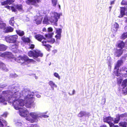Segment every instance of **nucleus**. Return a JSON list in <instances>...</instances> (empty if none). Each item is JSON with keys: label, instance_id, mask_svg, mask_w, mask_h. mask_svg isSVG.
<instances>
[{"label": "nucleus", "instance_id": "nucleus-1", "mask_svg": "<svg viewBox=\"0 0 127 127\" xmlns=\"http://www.w3.org/2000/svg\"><path fill=\"white\" fill-rule=\"evenodd\" d=\"M28 56L30 57H33V58L34 57L37 58L39 57H42L43 56V54L40 51H36L34 50L33 51L30 50L28 53Z\"/></svg>", "mask_w": 127, "mask_h": 127}, {"label": "nucleus", "instance_id": "nucleus-2", "mask_svg": "<svg viewBox=\"0 0 127 127\" xmlns=\"http://www.w3.org/2000/svg\"><path fill=\"white\" fill-rule=\"evenodd\" d=\"M18 36L17 34L11 35H8L5 37L6 41L9 43H14L18 41L17 40Z\"/></svg>", "mask_w": 127, "mask_h": 127}, {"label": "nucleus", "instance_id": "nucleus-3", "mask_svg": "<svg viewBox=\"0 0 127 127\" xmlns=\"http://www.w3.org/2000/svg\"><path fill=\"white\" fill-rule=\"evenodd\" d=\"M60 14L57 12H55L54 13L53 16H51L49 19V20L51 23L57 24V22L58 19L60 18Z\"/></svg>", "mask_w": 127, "mask_h": 127}, {"label": "nucleus", "instance_id": "nucleus-4", "mask_svg": "<svg viewBox=\"0 0 127 127\" xmlns=\"http://www.w3.org/2000/svg\"><path fill=\"white\" fill-rule=\"evenodd\" d=\"M41 0H27L25 2L27 4L29 5H36V3L41 2Z\"/></svg>", "mask_w": 127, "mask_h": 127}, {"label": "nucleus", "instance_id": "nucleus-5", "mask_svg": "<svg viewBox=\"0 0 127 127\" xmlns=\"http://www.w3.org/2000/svg\"><path fill=\"white\" fill-rule=\"evenodd\" d=\"M122 74V76L124 77H127V67L125 66H123L120 70Z\"/></svg>", "mask_w": 127, "mask_h": 127}, {"label": "nucleus", "instance_id": "nucleus-6", "mask_svg": "<svg viewBox=\"0 0 127 127\" xmlns=\"http://www.w3.org/2000/svg\"><path fill=\"white\" fill-rule=\"evenodd\" d=\"M34 37L39 42H42L43 40H45L46 39L43 35L39 34L35 35Z\"/></svg>", "mask_w": 127, "mask_h": 127}, {"label": "nucleus", "instance_id": "nucleus-7", "mask_svg": "<svg viewBox=\"0 0 127 127\" xmlns=\"http://www.w3.org/2000/svg\"><path fill=\"white\" fill-rule=\"evenodd\" d=\"M56 33H57L55 37L56 38L57 41L61 39V33L62 29H57L56 30Z\"/></svg>", "mask_w": 127, "mask_h": 127}, {"label": "nucleus", "instance_id": "nucleus-8", "mask_svg": "<svg viewBox=\"0 0 127 127\" xmlns=\"http://www.w3.org/2000/svg\"><path fill=\"white\" fill-rule=\"evenodd\" d=\"M123 53V50L121 49H116L114 52V55L116 57H119L121 56Z\"/></svg>", "mask_w": 127, "mask_h": 127}, {"label": "nucleus", "instance_id": "nucleus-9", "mask_svg": "<svg viewBox=\"0 0 127 127\" xmlns=\"http://www.w3.org/2000/svg\"><path fill=\"white\" fill-rule=\"evenodd\" d=\"M42 18L40 16H36L34 20V23L37 25L41 24L42 20Z\"/></svg>", "mask_w": 127, "mask_h": 127}, {"label": "nucleus", "instance_id": "nucleus-10", "mask_svg": "<svg viewBox=\"0 0 127 127\" xmlns=\"http://www.w3.org/2000/svg\"><path fill=\"white\" fill-rule=\"evenodd\" d=\"M103 120L104 122L108 123L109 125L112 123L111 122L114 120L113 118L110 116L103 118Z\"/></svg>", "mask_w": 127, "mask_h": 127}, {"label": "nucleus", "instance_id": "nucleus-11", "mask_svg": "<svg viewBox=\"0 0 127 127\" xmlns=\"http://www.w3.org/2000/svg\"><path fill=\"white\" fill-rule=\"evenodd\" d=\"M47 42V41L43 40L42 41V45L45 47V48L48 51L50 50V48L52 47V46L49 44H46V43Z\"/></svg>", "mask_w": 127, "mask_h": 127}, {"label": "nucleus", "instance_id": "nucleus-12", "mask_svg": "<svg viewBox=\"0 0 127 127\" xmlns=\"http://www.w3.org/2000/svg\"><path fill=\"white\" fill-rule=\"evenodd\" d=\"M23 57L24 62H28L30 63L32 62H35V61L33 59H30L28 56L26 55H24Z\"/></svg>", "mask_w": 127, "mask_h": 127}, {"label": "nucleus", "instance_id": "nucleus-13", "mask_svg": "<svg viewBox=\"0 0 127 127\" xmlns=\"http://www.w3.org/2000/svg\"><path fill=\"white\" fill-rule=\"evenodd\" d=\"M19 99L15 100L13 103L14 108L16 110H19L21 108L19 107Z\"/></svg>", "mask_w": 127, "mask_h": 127}, {"label": "nucleus", "instance_id": "nucleus-14", "mask_svg": "<svg viewBox=\"0 0 127 127\" xmlns=\"http://www.w3.org/2000/svg\"><path fill=\"white\" fill-rule=\"evenodd\" d=\"M123 63V61L122 60H118L115 66L114 67V69H115L117 68H119L122 64Z\"/></svg>", "mask_w": 127, "mask_h": 127}, {"label": "nucleus", "instance_id": "nucleus-15", "mask_svg": "<svg viewBox=\"0 0 127 127\" xmlns=\"http://www.w3.org/2000/svg\"><path fill=\"white\" fill-rule=\"evenodd\" d=\"M119 25L118 23L116 22L115 23L114 26L112 28V31L113 32L117 31L118 29L119 28Z\"/></svg>", "mask_w": 127, "mask_h": 127}, {"label": "nucleus", "instance_id": "nucleus-16", "mask_svg": "<svg viewBox=\"0 0 127 127\" xmlns=\"http://www.w3.org/2000/svg\"><path fill=\"white\" fill-rule=\"evenodd\" d=\"M31 98H29V100L27 101L25 104L26 107L27 108H30L32 106V104L33 103L32 100H31Z\"/></svg>", "mask_w": 127, "mask_h": 127}, {"label": "nucleus", "instance_id": "nucleus-17", "mask_svg": "<svg viewBox=\"0 0 127 127\" xmlns=\"http://www.w3.org/2000/svg\"><path fill=\"white\" fill-rule=\"evenodd\" d=\"M21 39L23 42L25 43H30L32 42L30 38L29 37H25L24 36L21 37Z\"/></svg>", "mask_w": 127, "mask_h": 127}, {"label": "nucleus", "instance_id": "nucleus-18", "mask_svg": "<svg viewBox=\"0 0 127 127\" xmlns=\"http://www.w3.org/2000/svg\"><path fill=\"white\" fill-rule=\"evenodd\" d=\"M0 68H1L3 70L7 71L8 69L6 67L5 65L3 63L0 62Z\"/></svg>", "mask_w": 127, "mask_h": 127}, {"label": "nucleus", "instance_id": "nucleus-19", "mask_svg": "<svg viewBox=\"0 0 127 127\" xmlns=\"http://www.w3.org/2000/svg\"><path fill=\"white\" fill-rule=\"evenodd\" d=\"M30 115L34 120H36L38 117L37 114L34 112L31 113L30 114Z\"/></svg>", "mask_w": 127, "mask_h": 127}, {"label": "nucleus", "instance_id": "nucleus-20", "mask_svg": "<svg viewBox=\"0 0 127 127\" xmlns=\"http://www.w3.org/2000/svg\"><path fill=\"white\" fill-rule=\"evenodd\" d=\"M7 47L6 46L2 44H0V51H5Z\"/></svg>", "mask_w": 127, "mask_h": 127}, {"label": "nucleus", "instance_id": "nucleus-21", "mask_svg": "<svg viewBox=\"0 0 127 127\" xmlns=\"http://www.w3.org/2000/svg\"><path fill=\"white\" fill-rule=\"evenodd\" d=\"M16 32L17 34L20 36H22L25 34V33L24 31L20 30H16Z\"/></svg>", "mask_w": 127, "mask_h": 127}, {"label": "nucleus", "instance_id": "nucleus-22", "mask_svg": "<svg viewBox=\"0 0 127 127\" xmlns=\"http://www.w3.org/2000/svg\"><path fill=\"white\" fill-rule=\"evenodd\" d=\"M13 30L14 28H13L10 26L7 27L5 30V32H13Z\"/></svg>", "mask_w": 127, "mask_h": 127}, {"label": "nucleus", "instance_id": "nucleus-23", "mask_svg": "<svg viewBox=\"0 0 127 127\" xmlns=\"http://www.w3.org/2000/svg\"><path fill=\"white\" fill-rule=\"evenodd\" d=\"M20 41H17L16 42L14 43V44H13L11 45V48L12 49L17 48L18 47L19 43H20Z\"/></svg>", "mask_w": 127, "mask_h": 127}, {"label": "nucleus", "instance_id": "nucleus-24", "mask_svg": "<svg viewBox=\"0 0 127 127\" xmlns=\"http://www.w3.org/2000/svg\"><path fill=\"white\" fill-rule=\"evenodd\" d=\"M19 114L21 116L23 117L27 116V112L25 110L20 111L19 112Z\"/></svg>", "mask_w": 127, "mask_h": 127}, {"label": "nucleus", "instance_id": "nucleus-25", "mask_svg": "<svg viewBox=\"0 0 127 127\" xmlns=\"http://www.w3.org/2000/svg\"><path fill=\"white\" fill-rule=\"evenodd\" d=\"M14 17H11L9 21V24L12 26H14V24L15 23V21H14Z\"/></svg>", "mask_w": 127, "mask_h": 127}, {"label": "nucleus", "instance_id": "nucleus-26", "mask_svg": "<svg viewBox=\"0 0 127 127\" xmlns=\"http://www.w3.org/2000/svg\"><path fill=\"white\" fill-rule=\"evenodd\" d=\"M125 43L123 41H121L120 43L118 44V47L120 48V49H122L125 46Z\"/></svg>", "mask_w": 127, "mask_h": 127}, {"label": "nucleus", "instance_id": "nucleus-27", "mask_svg": "<svg viewBox=\"0 0 127 127\" xmlns=\"http://www.w3.org/2000/svg\"><path fill=\"white\" fill-rule=\"evenodd\" d=\"M6 26V24L3 23V21L1 20V18H0V29L4 28Z\"/></svg>", "mask_w": 127, "mask_h": 127}, {"label": "nucleus", "instance_id": "nucleus-28", "mask_svg": "<svg viewBox=\"0 0 127 127\" xmlns=\"http://www.w3.org/2000/svg\"><path fill=\"white\" fill-rule=\"evenodd\" d=\"M119 124L120 126L122 127H127V122H120Z\"/></svg>", "mask_w": 127, "mask_h": 127}, {"label": "nucleus", "instance_id": "nucleus-29", "mask_svg": "<svg viewBox=\"0 0 127 127\" xmlns=\"http://www.w3.org/2000/svg\"><path fill=\"white\" fill-rule=\"evenodd\" d=\"M48 84L52 88H53V89H54L53 88L54 87H57V85L55 84L52 81H50L49 82Z\"/></svg>", "mask_w": 127, "mask_h": 127}, {"label": "nucleus", "instance_id": "nucleus-30", "mask_svg": "<svg viewBox=\"0 0 127 127\" xmlns=\"http://www.w3.org/2000/svg\"><path fill=\"white\" fill-rule=\"evenodd\" d=\"M86 112H85L81 111L78 114V116L80 117H82L83 116H85Z\"/></svg>", "mask_w": 127, "mask_h": 127}, {"label": "nucleus", "instance_id": "nucleus-31", "mask_svg": "<svg viewBox=\"0 0 127 127\" xmlns=\"http://www.w3.org/2000/svg\"><path fill=\"white\" fill-rule=\"evenodd\" d=\"M127 78L123 80L121 86L123 87H125L127 85Z\"/></svg>", "mask_w": 127, "mask_h": 127}, {"label": "nucleus", "instance_id": "nucleus-32", "mask_svg": "<svg viewBox=\"0 0 127 127\" xmlns=\"http://www.w3.org/2000/svg\"><path fill=\"white\" fill-rule=\"evenodd\" d=\"M19 107H23L24 105V102L23 100L19 99Z\"/></svg>", "mask_w": 127, "mask_h": 127}, {"label": "nucleus", "instance_id": "nucleus-33", "mask_svg": "<svg viewBox=\"0 0 127 127\" xmlns=\"http://www.w3.org/2000/svg\"><path fill=\"white\" fill-rule=\"evenodd\" d=\"M5 57L10 58L11 57V53L9 52H6L3 53Z\"/></svg>", "mask_w": 127, "mask_h": 127}, {"label": "nucleus", "instance_id": "nucleus-34", "mask_svg": "<svg viewBox=\"0 0 127 127\" xmlns=\"http://www.w3.org/2000/svg\"><path fill=\"white\" fill-rule=\"evenodd\" d=\"M15 6L16 9H17L18 10L20 11L23 10V7L21 4L20 5H15Z\"/></svg>", "mask_w": 127, "mask_h": 127}, {"label": "nucleus", "instance_id": "nucleus-35", "mask_svg": "<svg viewBox=\"0 0 127 127\" xmlns=\"http://www.w3.org/2000/svg\"><path fill=\"white\" fill-rule=\"evenodd\" d=\"M127 37V32H124L122 35L121 38L122 39H124Z\"/></svg>", "mask_w": 127, "mask_h": 127}, {"label": "nucleus", "instance_id": "nucleus-36", "mask_svg": "<svg viewBox=\"0 0 127 127\" xmlns=\"http://www.w3.org/2000/svg\"><path fill=\"white\" fill-rule=\"evenodd\" d=\"M21 61L24 62L23 57L21 56H19L18 58V59H17V61L19 63H21L22 62Z\"/></svg>", "mask_w": 127, "mask_h": 127}, {"label": "nucleus", "instance_id": "nucleus-37", "mask_svg": "<svg viewBox=\"0 0 127 127\" xmlns=\"http://www.w3.org/2000/svg\"><path fill=\"white\" fill-rule=\"evenodd\" d=\"M53 33H47L45 35V36L48 38H51L53 34Z\"/></svg>", "mask_w": 127, "mask_h": 127}, {"label": "nucleus", "instance_id": "nucleus-38", "mask_svg": "<svg viewBox=\"0 0 127 127\" xmlns=\"http://www.w3.org/2000/svg\"><path fill=\"white\" fill-rule=\"evenodd\" d=\"M49 20L47 17H45L44 18L43 23L44 24H47L48 23Z\"/></svg>", "mask_w": 127, "mask_h": 127}, {"label": "nucleus", "instance_id": "nucleus-39", "mask_svg": "<svg viewBox=\"0 0 127 127\" xmlns=\"http://www.w3.org/2000/svg\"><path fill=\"white\" fill-rule=\"evenodd\" d=\"M57 0H52V6L55 7L56 5L57 2Z\"/></svg>", "mask_w": 127, "mask_h": 127}, {"label": "nucleus", "instance_id": "nucleus-40", "mask_svg": "<svg viewBox=\"0 0 127 127\" xmlns=\"http://www.w3.org/2000/svg\"><path fill=\"white\" fill-rule=\"evenodd\" d=\"M120 120V118L119 117H118L115 118L114 122L115 124H117L118 123Z\"/></svg>", "mask_w": 127, "mask_h": 127}, {"label": "nucleus", "instance_id": "nucleus-41", "mask_svg": "<svg viewBox=\"0 0 127 127\" xmlns=\"http://www.w3.org/2000/svg\"><path fill=\"white\" fill-rule=\"evenodd\" d=\"M125 14V12L123 10H121L120 11V14L118 16V17L119 18L122 17Z\"/></svg>", "mask_w": 127, "mask_h": 127}, {"label": "nucleus", "instance_id": "nucleus-42", "mask_svg": "<svg viewBox=\"0 0 127 127\" xmlns=\"http://www.w3.org/2000/svg\"><path fill=\"white\" fill-rule=\"evenodd\" d=\"M11 9L13 12H15L17 11L15 5V6H11Z\"/></svg>", "mask_w": 127, "mask_h": 127}, {"label": "nucleus", "instance_id": "nucleus-43", "mask_svg": "<svg viewBox=\"0 0 127 127\" xmlns=\"http://www.w3.org/2000/svg\"><path fill=\"white\" fill-rule=\"evenodd\" d=\"M127 116V113H125L124 114L120 115L119 116L120 118L121 117L122 118L126 117Z\"/></svg>", "mask_w": 127, "mask_h": 127}, {"label": "nucleus", "instance_id": "nucleus-44", "mask_svg": "<svg viewBox=\"0 0 127 127\" xmlns=\"http://www.w3.org/2000/svg\"><path fill=\"white\" fill-rule=\"evenodd\" d=\"M47 42L53 43L55 41V39L53 38H51V39L49 40H47Z\"/></svg>", "mask_w": 127, "mask_h": 127}, {"label": "nucleus", "instance_id": "nucleus-45", "mask_svg": "<svg viewBox=\"0 0 127 127\" xmlns=\"http://www.w3.org/2000/svg\"><path fill=\"white\" fill-rule=\"evenodd\" d=\"M75 91L74 90H70L69 92V94L71 95H73L75 93Z\"/></svg>", "mask_w": 127, "mask_h": 127}, {"label": "nucleus", "instance_id": "nucleus-46", "mask_svg": "<svg viewBox=\"0 0 127 127\" xmlns=\"http://www.w3.org/2000/svg\"><path fill=\"white\" fill-rule=\"evenodd\" d=\"M1 92V90H0V92ZM5 101V99L2 96H0V102H3Z\"/></svg>", "mask_w": 127, "mask_h": 127}, {"label": "nucleus", "instance_id": "nucleus-47", "mask_svg": "<svg viewBox=\"0 0 127 127\" xmlns=\"http://www.w3.org/2000/svg\"><path fill=\"white\" fill-rule=\"evenodd\" d=\"M29 45L30 46V47H29V49H34L35 47V45L33 44H29Z\"/></svg>", "mask_w": 127, "mask_h": 127}, {"label": "nucleus", "instance_id": "nucleus-48", "mask_svg": "<svg viewBox=\"0 0 127 127\" xmlns=\"http://www.w3.org/2000/svg\"><path fill=\"white\" fill-rule=\"evenodd\" d=\"M122 79H119L118 78H117V83L118 84H120L122 82Z\"/></svg>", "mask_w": 127, "mask_h": 127}, {"label": "nucleus", "instance_id": "nucleus-49", "mask_svg": "<svg viewBox=\"0 0 127 127\" xmlns=\"http://www.w3.org/2000/svg\"><path fill=\"white\" fill-rule=\"evenodd\" d=\"M54 75L55 77L58 78L59 79H60V76L57 73L55 72L54 73Z\"/></svg>", "mask_w": 127, "mask_h": 127}, {"label": "nucleus", "instance_id": "nucleus-50", "mask_svg": "<svg viewBox=\"0 0 127 127\" xmlns=\"http://www.w3.org/2000/svg\"><path fill=\"white\" fill-rule=\"evenodd\" d=\"M110 127H119V126L117 125H114V124L112 123L109 125Z\"/></svg>", "mask_w": 127, "mask_h": 127}, {"label": "nucleus", "instance_id": "nucleus-51", "mask_svg": "<svg viewBox=\"0 0 127 127\" xmlns=\"http://www.w3.org/2000/svg\"><path fill=\"white\" fill-rule=\"evenodd\" d=\"M123 91L124 93L127 94V87H123Z\"/></svg>", "mask_w": 127, "mask_h": 127}, {"label": "nucleus", "instance_id": "nucleus-52", "mask_svg": "<svg viewBox=\"0 0 127 127\" xmlns=\"http://www.w3.org/2000/svg\"><path fill=\"white\" fill-rule=\"evenodd\" d=\"M8 3L9 4H10L11 3L14 2V0H7Z\"/></svg>", "mask_w": 127, "mask_h": 127}, {"label": "nucleus", "instance_id": "nucleus-53", "mask_svg": "<svg viewBox=\"0 0 127 127\" xmlns=\"http://www.w3.org/2000/svg\"><path fill=\"white\" fill-rule=\"evenodd\" d=\"M9 4L8 3V2L7 1V0H6L5 1L3 2L2 3V5H6Z\"/></svg>", "mask_w": 127, "mask_h": 127}, {"label": "nucleus", "instance_id": "nucleus-54", "mask_svg": "<svg viewBox=\"0 0 127 127\" xmlns=\"http://www.w3.org/2000/svg\"><path fill=\"white\" fill-rule=\"evenodd\" d=\"M116 70V71H114V73L115 74H116L117 73H119V68H117Z\"/></svg>", "mask_w": 127, "mask_h": 127}, {"label": "nucleus", "instance_id": "nucleus-55", "mask_svg": "<svg viewBox=\"0 0 127 127\" xmlns=\"http://www.w3.org/2000/svg\"><path fill=\"white\" fill-rule=\"evenodd\" d=\"M126 57L125 56H122L120 60H122L123 61V60H126Z\"/></svg>", "mask_w": 127, "mask_h": 127}, {"label": "nucleus", "instance_id": "nucleus-56", "mask_svg": "<svg viewBox=\"0 0 127 127\" xmlns=\"http://www.w3.org/2000/svg\"><path fill=\"white\" fill-rule=\"evenodd\" d=\"M48 31L49 32H51L53 31V29L51 27H49L48 29Z\"/></svg>", "mask_w": 127, "mask_h": 127}, {"label": "nucleus", "instance_id": "nucleus-57", "mask_svg": "<svg viewBox=\"0 0 127 127\" xmlns=\"http://www.w3.org/2000/svg\"><path fill=\"white\" fill-rule=\"evenodd\" d=\"M5 7L7 9H8L10 10L11 9V6H10L8 5H6L5 6Z\"/></svg>", "mask_w": 127, "mask_h": 127}, {"label": "nucleus", "instance_id": "nucleus-58", "mask_svg": "<svg viewBox=\"0 0 127 127\" xmlns=\"http://www.w3.org/2000/svg\"><path fill=\"white\" fill-rule=\"evenodd\" d=\"M3 125L2 124V123L1 121V120L0 119V127H3Z\"/></svg>", "mask_w": 127, "mask_h": 127}, {"label": "nucleus", "instance_id": "nucleus-59", "mask_svg": "<svg viewBox=\"0 0 127 127\" xmlns=\"http://www.w3.org/2000/svg\"><path fill=\"white\" fill-rule=\"evenodd\" d=\"M100 127H108L106 125H103L101 126Z\"/></svg>", "mask_w": 127, "mask_h": 127}, {"label": "nucleus", "instance_id": "nucleus-60", "mask_svg": "<svg viewBox=\"0 0 127 127\" xmlns=\"http://www.w3.org/2000/svg\"><path fill=\"white\" fill-rule=\"evenodd\" d=\"M114 0L112 1H111V2H110V4L111 5L113 4H114Z\"/></svg>", "mask_w": 127, "mask_h": 127}, {"label": "nucleus", "instance_id": "nucleus-61", "mask_svg": "<svg viewBox=\"0 0 127 127\" xmlns=\"http://www.w3.org/2000/svg\"><path fill=\"white\" fill-rule=\"evenodd\" d=\"M120 73H117L115 75L116 76H120Z\"/></svg>", "mask_w": 127, "mask_h": 127}, {"label": "nucleus", "instance_id": "nucleus-62", "mask_svg": "<svg viewBox=\"0 0 127 127\" xmlns=\"http://www.w3.org/2000/svg\"><path fill=\"white\" fill-rule=\"evenodd\" d=\"M121 4L122 5H125V3H124V1H123L121 3Z\"/></svg>", "mask_w": 127, "mask_h": 127}, {"label": "nucleus", "instance_id": "nucleus-63", "mask_svg": "<svg viewBox=\"0 0 127 127\" xmlns=\"http://www.w3.org/2000/svg\"><path fill=\"white\" fill-rule=\"evenodd\" d=\"M26 119L27 120H28V121H29L30 120V119L28 118L27 117L26 118Z\"/></svg>", "mask_w": 127, "mask_h": 127}, {"label": "nucleus", "instance_id": "nucleus-64", "mask_svg": "<svg viewBox=\"0 0 127 127\" xmlns=\"http://www.w3.org/2000/svg\"><path fill=\"white\" fill-rule=\"evenodd\" d=\"M32 127H37L35 125H33Z\"/></svg>", "mask_w": 127, "mask_h": 127}]
</instances>
